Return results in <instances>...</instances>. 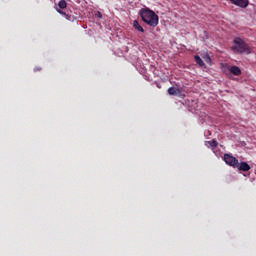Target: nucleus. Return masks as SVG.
<instances>
[{"label": "nucleus", "mask_w": 256, "mask_h": 256, "mask_svg": "<svg viewBox=\"0 0 256 256\" xmlns=\"http://www.w3.org/2000/svg\"><path fill=\"white\" fill-rule=\"evenodd\" d=\"M139 15L146 25H149L150 27H157L159 25V16L156 15L153 10L142 8L139 11Z\"/></svg>", "instance_id": "nucleus-1"}, {"label": "nucleus", "mask_w": 256, "mask_h": 256, "mask_svg": "<svg viewBox=\"0 0 256 256\" xmlns=\"http://www.w3.org/2000/svg\"><path fill=\"white\" fill-rule=\"evenodd\" d=\"M231 49L234 53H249L250 51L249 44L245 43L241 38L234 39V45Z\"/></svg>", "instance_id": "nucleus-2"}, {"label": "nucleus", "mask_w": 256, "mask_h": 256, "mask_svg": "<svg viewBox=\"0 0 256 256\" xmlns=\"http://www.w3.org/2000/svg\"><path fill=\"white\" fill-rule=\"evenodd\" d=\"M224 162L230 167H237L239 165V160L231 154H224Z\"/></svg>", "instance_id": "nucleus-3"}, {"label": "nucleus", "mask_w": 256, "mask_h": 256, "mask_svg": "<svg viewBox=\"0 0 256 256\" xmlns=\"http://www.w3.org/2000/svg\"><path fill=\"white\" fill-rule=\"evenodd\" d=\"M232 5L240 7L241 9H247L249 7V0H229Z\"/></svg>", "instance_id": "nucleus-4"}, {"label": "nucleus", "mask_w": 256, "mask_h": 256, "mask_svg": "<svg viewBox=\"0 0 256 256\" xmlns=\"http://www.w3.org/2000/svg\"><path fill=\"white\" fill-rule=\"evenodd\" d=\"M225 67H227V69L230 71V73H232V75H241V68H239V66L229 67V65L226 64Z\"/></svg>", "instance_id": "nucleus-5"}, {"label": "nucleus", "mask_w": 256, "mask_h": 256, "mask_svg": "<svg viewBox=\"0 0 256 256\" xmlns=\"http://www.w3.org/2000/svg\"><path fill=\"white\" fill-rule=\"evenodd\" d=\"M168 94L175 95L176 97H181V90L179 88L170 87L168 88Z\"/></svg>", "instance_id": "nucleus-6"}, {"label": "nucleus", "mask_w": 256, "mask_h": 256, "mask_svg": "<svg viewBox=\"0 0 256 256\" xmlns=\"http://www.w3.org/2000/svg\"><path fill=\"white\" fill-rule=\"evenodd\" d=\"M236 167L239 171H250L251 169V166H249L247 162H241L240 164H237Z\"/></svg>", "instance_id": "nucleus-7"}, {"label": "nucleus", "mask_w": 256, "mask_h": 256, "mask_svg": "<svg viewBox=\"0 0 256 256\" xmlns=\"http://www.w3.org/2000/svg\"><path fill=\"white\" fill-rule=\"evenodd\" d=\"M133 27L136 29V31H139L140 33H145V29L142 28L141 24H139L138 20L133 21Z\"/></svg>", "instance_id": "nucleus-8"}, {"label": "nucleus", "mask_w": 256, "mask_h": 256, "mask_svg": "<svg viewBox=\"0 0 256 256\" xmlns=\"http://www.w3.org/2000/svg\"><path fill=\"white\" fill-rule=\"evenodd\" d=\"M57 12L60 13V15H65V17L68 21L75 20V16H72L71 14H66L63 10L57 9Z\"/></svg>", "instance_id": "nucleus-9"}, {"label": "nucleus", "mask_w": 256, "mask_h": 256, "mask_svg": "<svg viewBox=\"0 0 256 256\" xmlns=\"http://www.w3.org/2000/svg\"><path fill=\"white\" fill-rule=\"evenodd\" d=\"M197 65H199V67H205V62H203V59H201V57L199 55H196L194 57Z\"/></svg>", "instance_id": "nucleus-10"}, {"label": "nucleus", "mask_w": 256, "mask_h": 256, "mask_svg": "<svg viewBox=\"0 0 256 256\" xmlns=\"http://www.w3.org/2000/svg\"><path fill=\"white\" fill-rule=\"evenodd\" d=\"M206 145H209V147H212V149H216L219 143L217 142V140H211V141H207Z\"/></svg>", "instance_id": "nucleus-11"}, {"label": "nucleus", "mask_w": 256, "mask_h": 256, "mask_svg": "<svg viewBox=\"0 0 256 256\" xmlns=\"http://www.w3.org/2000/svg\"><path fill=\"white\" fill-rule=\"evenodd\" d=\"M58 7H60L61 9H66L67 8V2L65 0H61L58 3Z\"/></svg>", "instance_id": "nucleus-12"}, {"label": "nucleus", "mask_w": 256, "mask_h": 256, "mask_svg": "<svg viewBox=\"0 0 256 256\" xmlns=\"http://www.w3.org/2000/svg\"><path fill=\"white\" fill-rule=\"evenodd\" d=\"M203 59L208 65H211V56H209V54H205Z\"/></svg>", "instance_id": "nucleus-13"}, {"label": "nucleus", "mask_w": 256, "mask_h": 256, "mask_svg": "<svg viewBox=\"0 0 256 256\" xmlns=\"http://www.w3.org/2000/svg\"><path fill=\"white\" fill-rule=\"evenodd\" d=\"M97 17H99V19H101V17H103V14H101V12H97Z\"/></svg>", "instance_id": "nucleus-14"}, {"label": "nucleus", "mask_w": 256, "mask_h": 256, "mask_svg": "<svg viewBox=\"0 0 256 256\" xmlns=\"http://www.w3.org/2000/svg\"><path fill=\"white\" fill-rule=\"evenodd\" d=\"M34 71H35L36 73H37V71H41V67H37V66H36V67L34 68Z\"/></svg>", "instance_id": "nucleus-15"}]
</instances>
